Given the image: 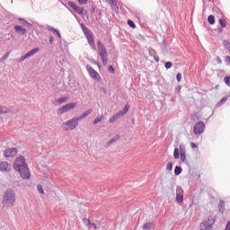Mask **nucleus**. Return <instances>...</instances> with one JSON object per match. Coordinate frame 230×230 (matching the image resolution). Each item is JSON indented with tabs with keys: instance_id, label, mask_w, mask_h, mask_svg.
Wrapping results in <instances>:
<instances>
[{
	"instance_id": "nucleus-25",
	"label": "nucleus",
	"mask_w": 230,
	"mask_h": 230,
	"mask_svg": "<svg viewBox=\"0 0 230 230\" xmlns=\"http://www.w3.org/2000/svg\"><path fill=\"white\" fill-rule=\"evenodd\" d=\"M57 103H58V105H62V103H66V102H67V98L66 97H61L58 100H56Z\"/></svg>"
},
{
	"instance_id": "nucleus-28",
	"label": "nucleus",
	"mask_w": 230,
	"mask_h": 230,
	"mask_svg": "<svg viewBox=\"0 0 230 230\" xmlns=\"http://www.w3.org/2000/svg\"><path fill=\"white\" fill-rule=\"evenodd\" d=\"M208 22H209V24H214L215 23V15L210 14L208 18Z\"/></svg>"
},
{
	"instance_id": "nucleus-3",
	"label": "nucleus",
	"mask_w": 230,
	"mask_h": 230,
	"mask_svg": "<svg viewBox=\"0 0 230 230\" xmlns=\"http://www.w3.org/2000/svg\"><path fill=\"white\" fill-rule=\"evenodd\" d=\"M81 30L92 49H96V45L94 44V34L93 31L89 28L85 27L84 23H81Z\"/></svg>"
},
{
	"instance_id": "nucleus-56",
	"label": "nucleus",
	"mask_w": 230,
	"mask_h": 230,
	"mask_svg": "<svg viewBox=\"0 0 230 230\" xmlns=\"http://www.w3.org/2000/svg\"><path fill=\"white\" fill-rule=\"evenodd\" d=\"M149 55H151V57H154V51L150 52V49H149Z\"/></svg>"
},
{
	"instance_id": "nucleus-11",
	"label": "nucleus",
	"mask_w": 230,
	"mask_h": 230,
	"mask_svg": "<svg viewBox=\"0 0 230 230\" xmlns=\"http://www.w3.org/2000/svg\"><path fill=\"white\" fill-rule=\"evenodd\" d=\"M86 71H88V74L93 80H98V77H100V74H98L91 65H86Z\"/></svg>"
},
{
	"instance_id": "nucleus-19",
	"label": "nucleus",
	"mask_w": 230,
	"mask_h": 230,
	"mask_svg": "<svg viewBox=\"0 0 230 230\" xmlns=\"http://www.w3.org/2000/svg\"><path fill=\"white\" fill-rule=\"evenodd\" d=\"M218 208H219V213H224V211H226V201L220 200Z\"/></svg>"
},
{
	"instance_id": "nucleus-41",
	"label": "nucleus",
	"mask_w": 230,
	"mask_h": 230,
	"mask_svg": "<svg viewBox=\"0 0 230 230\" xmlns=\"http://www.w3.org/2000/svg\"><path fill=\"white\" fill-rule=\"evenodd\" d=\"M111 8L114 11L118 10V4H114V2H112Z\"/></svg>"
},
{
	"instance_id": "nucleus-48",
	"label": "nucleus",
	"mask_w": 230,
	"mask_h": 230,
	"mask_svg": "<svg viewBox=\"0 0 230 230\" xmlns=\"http://www.w3.org/2000/svg\"><path fill=\"white\" fill-rule=\"evenodd\" d=\"M108 69H109L110 73H114V66H110Z\"/></svg>"
},
{
	"instance_id": "nucleus-35",
	"label": "nucleus",
	"mask_w": 230,
	"mask_h": 230,
	"mask_svg": "<svg viewBox=\"0 0 230 230\" xmlns=\"http://www.w3.org/2000/svg\"><path fill=\"white\" fill-rule=\"evenodd\" d=\"M164 66H165L166 69H171L172 66H173V64L170 61H167Z\"/></svg>"
},
{
	"instance_id": "nucleus-33",
	"label": "nucleus",
	"mask_w": 230,
	"mask_h": 230,
	"mask_svg": "<svg viewBox=\"0 0 230 230\" xmlns=\"http://www.w3.org/2000/svg\"><path fill=\"white\" fill-rule=\"evenodd\" d=\"M224 82L226 85H228V87H230V77L229 76H226L224 78Z\"/></svg>"
},
{
	"instance_id": "nucleus-20",
	"label": "nucleus",
	"mask_w": 230,
	"mask_h": 230,
	"mask_svg": "<svg viewBox=\"0 0 230 230\" xmlns=\"http://www.w3.org/2000/svg\"><path fill=\"white\" fill-rule=\"evenodd\" d=\"M10 112V108L6 106H0V114H8Z\"/></svg>"
},
{
	"instance_id": "nucleus-16",
	"label": "nucleus",
	"mask_w": 230,
	"mask_h": 230,
	"mask_svg": "<svg viewBox=\"0 0 230 230\" xmlns=\"http://www.w3.org/2000/svg\"><path fill=\"white\" fill-rule=\"evenodd\" d=\"M92 112H93V110H88V111H84L79 117H77L76 119L78 121H82V120L85 119V118H87V116H89V114H91Z\"/></svg>"
},
{
	"instance_id": "nucleus-30",
	"label": "nucleus",
	"mask_w": 230,
	"mask_h": 230,
	"mask_svg": "<svg viewBox=\"0 0 230 230\" xmlns=\"http://www.w3.org/2000/svg\"><path fill=\"white\" fill-rule=\"evenodd\" d=\"M47 30H49V31H51L52 33H57V31H58V30L51 27L50 25H47Z\"/></svg>"
},
{
	"instance_id": "nucleus-7",
	"label": "nucleus",
	"mask_w": 230,
	"mask_h": 230,
	"mask_svg": "<svg viewBox=\"0 0 230 230\" xmlns=\"http://www.w3.org/2000/svg\"><path fill=\"white\" fill-rule=\"evenodd\" d=\"M204 128H206V124L202 121H199L193 127V133L195 136H200V134H204Z\"/></svg>"
},
{
	"instance_id": "nucleus-2",
	"label": "nucleus",
	"mask_w": 230,
	"mask_h": 230,
	"mask_svg": "<svg viewBox=\"0 0 230 230\" xmlns=\"http://www.w3.org/2000/svg\"><path fill=\"white\" fill-rule=\"evenodd\" d=\"M15 190L12 189H8L4 193L2 205L4 209H10V208H13L15 206Z\"/></svg>"
},
{
	"instance_id": "nucleus-34",
	"label": "nucleus",
	"mask_w": 230,
	"mask_h": 230,
	"mask_svg": "<svg viewBox=\"0 0 230 230\" xmlns=\"http://www.w3.org/2000/svg\"><path fill=\"white\" fill-rule=\"evenodd\" d=\"M219 24H220L221 28H226V20L220 19Z\"/></svg>"
},
{
	"instance_id": "nucleus-8",
	"label": "nucleus",
	"mask_w": 230,
	"mask_h": 230,
	"mask_svg": "<svg viewBox=\"0 0 230 230\" xmlns=\"http://www.w3.org/2000/svg\"><path fill=\"white\" fill-rule=\"evenodd\" d=\"M75 107H76V102L67 103V104H66L63 107H60L58 109V114L62 116V114H65V112H68V111H71L72 109H75Z\"/></svg>"
},
{
	"instance_id": "nucleus-5",
	"label": "nucleus",
	"mask_w": 230,
	"mask_h": 230,
	"mask_svg": "<svg viewBox=\"0 0 230 230\" xmlns=\"http://www.w3.org/2000/svg\"><path fill=\"white\" fill-rule=\"evenodd\" d=\"M173 157L174 159H181V161H182V163H184V161H186V151H184V149L182 148L181 146H180V149L179 148H174V152H173Z\"/></svg>"
},
{
	"instance_id": "nucleus-52",
	"label": "nucleus",
	"mask_w": 230,
	"mask_h": 230,
	"mask_svg": "<svg viewBox=\"0 0 230 230\" xmlns=\"http://www.w3.org/2000/svg\"><path fill=\"white\" fill-rule=\"evenodd\" d=\"M23 57H24V58H25V60H26V58H30V55L28 54V52L25 54V55H23Z\"/></svg>"
},
{
	"instance_id": "nucleus-55",
	"label": "nucleus",
	"mask_w": 230,
	"mask_h": 230,
	"mask_svg": "<svg viewBox=\"0 0 230 230\" xmlns=\"http://www.w3.org/2000/svg\"><path fill=\"white\" fill-rule=\"evenodd\" d=\"M93 64H94L95 66H98V67H100V63H98V61H93Z\"/></svg>"
},
{
	"instance_id": "nucleus-57",
	"label": "nucleus",
	"mask_w": 230,
	"mask_h": 230,
	"mask_svg": "<svg viewBox=\"0 0 230 230\" xmlns=\"http://www.w3.org/2000/svg\"><path fill=\"white\" fill-rule=\"evenodd\" d=\"M19 21H22V22H24V21H26V20H24L22 18H19Z\"/></svg>"
},
{
	"instance_id": "nucleus-38",
	"label": "nucleus",
	"mask_w": 230,
	"mask_h": 230,
	"mask_svg": "<svg viewBox=\"0 0 230 230\" xmlns=\"http://www.w3.org/2000/svg\"><path fill=\"white\" fill-rule=\"evenodd\" d=\"M10 57V52H6L2 58L1 60H6Z\"/></svg>"
},
{
	"instance_id": "nucleus-46",
	"label": "nucleus",
	"mask_w": 230,
	"mask_h": 230,
	"mask_svg": "<svg viewBox=\"0 0 230 230\" xmlns=\"http://www.w3.org/2000/svg\"><path fill=\"white\" fill-rule=\"evenodd\" d=\"M226 62L227 63L228 66H230V56L226 57Z\"/></svg>"
},
{
	"instance_id": "nucleus-31",
	"label": "nucleus",
	"mask_w": 230,
	"mask_h": 230,
	"mask_svg": "<svg viewBox=\"0 0 230 230\" xmlns=\"http://www.w3.org/2000/svg\"><path fill=\"white\" fill-rule=\"evenodd\" d=\"M128 25L130 28H133V29L136 28V23H134V22H133L132 20H128Z\"/></svg>"
},
{
	"instance_id": "nucleus-47",
	"label": "nucleus",
	"mask_w": 230,
	"mask_h": 230,
	"mask_svg": "<svg viewBox=\"0 0 230 230\" xmlns=\"http://www.w3.org/2000/svg\"><path fill=\"white\" fill-rule=\"evenodd\" d=\"M225 230H230V221L226 223Z\"/></svg>"
},
{
	"instance_id": "nucleus-24",
	"label": "nucleus",
	"mask_w": 230,
	"mask_h": 230,
	"mask_svg": "<svg viewBox=\"0 0 230 230\" xmlns=\"http://www.w3.org/2000/svg\"><path fill=\"white\" fill-rule=\"evenodd\" d=\"M152 51L155 62H159V56H157V52L154 49H150V53H152Z\"/></svg>"
},
{
	"instance_id": "nucleus-22",
	"label": "nucleus",
	"mask_w": 230,
	"mask_h": 230,
	"mask_svg": "<svg viewBox=\"0 0 230 230\" xmlns=\"http://www.w3.org/2000/svg\"><path fill=\"white\" fill-rule=\"evenodd\" d=\"M181 173H182V167L177 165V166L174 168V174H175V175H181Z\"/></svg>"
},
{
	"instance_id": "nucleus-37",
	"label": "nucleus",
	"mask_w": 230,
	"mask_h": 230,
	"mask_svg": "<svg viewBox=\"0 0 230 230\" xmlns=\"http://www.w3.org/2000/svg\"><path fill=\"white\" fill-rule=\"evenodd\" d=\"M22 24H23V26H25L26 28H31V23H30L28 21H24V22H22Z\"/></svg>"
},
{
	"instance_id": "nucleus-4",
	"label": "nucleus",
	"mask_w": 230,
	"mask_h": 230,
	"mask_svg": "<svg viewBox=\"0 0 230 230\" xmlns=\"http://www.w3.org/2000/svg\"><path fill=\"white\" fill-rule=\"evenodd\" d=\"M97 49H98V55L100 56L102 64L106 66L109 62V53L107 52V49L105 48V45H103L102 41H98Z\"/></svg>"
},
{
	"instance_id": "nucleus-17",
	"label": "nucleus",
	"mask_w": 230,
	"mask_h": 230,
	"mask_svg": "<svg viewBox=\"0 0 230 230\" xmlns=\"http://www.w3.org/2000/svg\"><path fill=\"white\" fill-rule=\"evenodd\" d=\"M129 109H130V105L126 104L124 109L122 111H119V114L120 115V117L125 116V114H127V112H128Z\"/></svg>"
},
{
	"instance_id": "nucleus-14",
	"label": "nucleus",
	"mask_w": 230,
	"mask_h": 230,
	"mask_svg": "<svg viewBox=\"0 0 230 230\" xmlns=\"http://www.w3.org/2000/svg\"><path fill=\"white\" fill-rule=\"evenodd\" d=\"M10 164L8 162H1L0 163V172H9L10 170Z\"/></svg>"
},
{
	"instance_id": "nucleus-21",
	"label": "nucleus",
	"mask_w": 230,
	"mask_h": 230,
	"mask_svg": "<svg viewBox=\"0 0 230 230\" xmlns=\"http://www.w3.org/2000/svg\"><path fill=\"white\" fill-rule=\"evenodd\" d=\"M227 96L226 97H223L216 105V107H222V105H224V103H226V102H227Z\"/></svg>"
},
{
	"instance_id": "nucleus-45",
	"label": "nucleus",
	"mask_w": 230,
	"mask_h": 230,
	"mask_svg": "<svg viewBox=\"0 0 230 230\" xmlns=\"http://www.w3.org/2000/svg\"><path fill=\"white\" fill-rule=\"evenodd\" d=\"M83 222H84V224H86L87 226H89V224H91V221L87 218H84Z\"/></svg>"
},
{
	"instance_id": "nucleus-6",
	"label": "nucleus",
	"mask_w": 230,
	"mask_h": 230,
	"mask_svg": "<svg viewBox=\"0 0 230 230\" xmlns=\"http://www.w3.org/2000/svg\"><path fill=\"white\" fill-rule=\"evenodd\" d=\"M68 6H70L71 9L75 12V13H78L79 15H85L87 13V10H85L84 7H80L75 4V2H68Z\"/></svg>"
},
{
	"instance_id": "nucleus-51",
	"label": "nucleus",
	"mask_w": 230,
	"mask_h": 230,
	"mask_svg": "<svg viewBox=\"0 0 230 230\" xmlns=\"http://www.w3.org/2000/svg\"><path fill=\"white\" fill-rule=\"evenodd\" d=\"M190 146H191V148H195V147L197 146V144L191 142V143H190Z\"/></svg>"
},
{
	"instance_id": "nucleus-53",
	"label": "nucleus",
	"mask_w": 230,
	"mask_h": 230,
	"mask_svg": "<svg viewBox=\"0 0 230 230\" xmlns=\"http://www.w3.org/2000/svg\"><path fill=\"white\" fill-rule=\"evenodd\" d=\"M94 12H96V7L95 6H92V13H94Z\"/></svg>"
},
{
	"instance_id": "nucleus-12",
	"label": "nucleus",
	"mask_w": 230,
	"mask_h": 230,
	"mask_svg": "<svg viewBox=\"0 0 230 230\" xmlns=\"http://www.w3.org/2000/svg\"><path fill=\"white\" fill-rule=\"evenodd\" d=\"M17 155V148L9 147L4 150V157H15Z\"/></svg>"
},
{
	"instance_id": "nucleus-23",
	"label": "nucleus",
	"mask_w": 230,
	"mask_h": 230,
	"mask_svg": "<svg viewBox=\"0 0 230 230\" xmlns=\"http://www.w3.org/2000/svg\"><path fill=\"white\" fill-rule=\"evenodd\" d=\"M154 227V223H145L143 226V229L145 230H150Z\"/></svg>"
},
{
	"instance_id": "nucleus-29",
	"label": "nucleus",
	"mask_w": 230,
	"mask_h": 230,
	"mask_svg": "<svg viewBox=\"0 0 230 230\" xmlns=\"http://www.w3.org/2000/svg\"><path fill=\"white\" fill-rule=\"evenodd\" d=\"M118 139H119V135H117L113 138H111V141L108 143V145H112V143H116V141H118Z\"/></svg>"
},
{
	"instance_id": "nucleus-13",
	"label": "nucleus",
	"mask_w": 230,
	"mask_h": 230,
	"mask_svg": "<svg viewBox=\"0 0 230 230\" xmlns=\"http://www.w3.org/2000/svg\"><path fill=\"white\" fill-rule=\"evenodd\" d=\"M14 31L16 33H19V35H26L28 31L26 29L22 28V26L21 25H15Z\"/></svg>"
},
{
	"instance_id": "nucleus-50",
	"label": "nucleus",
	"mask_w": 230,
	"mask_h": 230,
	"mask_svg": "<svg viewBox=\"0 0 230 230\" xmlns=\"http://www.w3.org/2000/svg\"><path fill=\"white\" fill-rule=\"evenodd\" d=\"M56 33H57L58 39H62V35L60 34V31H57Z\"/></svg>"
},
{
	"instance_id": "nucleus-1",
	"label": "nucleus",
	"mask_w": 230,
	"mask_h": 230,
	"mask_svg": "<svg viewBox=\"0 0 230 230\" xmlns=\"http://www.w3.org/2000/svg\"><path fill=\"white\" fill-rule=\"evenodd\" d=\"M13 168L15 172L20 173L22 179H30V169H28V164H26L24 156H20L15 159Z\"/></svg>"
},
{
	"instance_id": "nucleus-39",
	"label": "nucleus",
	"mask_w": 230,
	"mask_h": 230,
	"mask_svg": "<svg viewBox=\"0 0 230 230\" xmlns=\"http://www.w3.org/2000/svg\"><path fill=\"white\" fill-rule=\"evenodd\" d=\"M176 80L177 82H181L182 80V75L181 73L176 75Z\"/></svg>"
},
{
	"instance_id": "nucleus-27",
	"label": "nucleus",
	"mask_w": 230,
	"mask_h": 230,
	"mask_svg": "<svg viewBox=\"0 0 230 230\" xmlns=\"http://www.w3.org/2000/svg\"><path fill=\"white\" fill-rule=\"evenodd\" d=\"M102 120H103V116L97 117V118H95V119L93 120V125H98V123L102 122Z\"/></svg>"
},
{
	"instance_id": "nucleus-49",
	"label": "nucleus",
	"mask_w": 230,
	"mask_h": 230,
	"mask_svg": "<svg viewBox=\"0 0 230 230\" xmlns=\"http://www.w3.org/2000/svg\"><path fill=\"white\" fill-rule=\"evenodd\" d=\"M224 44H225L226 48H227V46H229V48H230V43H229V41L225 40V41H224Z\"/></svg>"
},
{
	"instance_id": "nucleus-44",
	"label": "nucleus",
	"mask_w": 230,
	"mask_h": 230,
	"mask_svg": "<svg viewBox=\"0 0 230 230\" xmlns=\"http://www.w3.org/2000/svg\"><path fill=\"white\" fill-rule=\"evenodd\" d=\"M24 60H26V58H24V56H22L17 62L21 63V62H24Z\"/></svg>"
},
{
	"instance_id": "nucleus-10",
	"label": "nucleus",
	"mask_w": 230,
	"mask_h": 230,
	"mask_svg": "<svg viewBox=\"0 0 230 230\" xmlns=\"http://www.w3.org/2000/svg\"><path fill=\"white\" fill-rule=\"evenodd\" d=\"M78 121L79 120L77 118H73L70 120L65 122L64 125H66V127H68L69 130H75V128L78 127Z\"/></svg>"
},
{
	"instance_id": "nucleus-9",
	"label": "nucleus",
	"mask_w": 230,
	"mask_h": 230,
	"mask_svg": "<svg viewBox=\"0 0 230 230\" xmlns=\"http://www.w3.org/2000/svg\"><path fill=\"white\" fill-rule=\"evenodd\" d=\"M176 202L178 204H182L184 202V190H182V187L177 186L176 187Z\"/></svg>"
},
{
	"instance_id": "nucleus-18",
	"label": "nucleus",
	"mask_w": 230,
	"mask_h": 230,
	"mask_svg": "<svg viewBox=\"0 0 230 230\" xmlns=\"http://www.w3.org/2000/svg\"><path fill=\"white\" fill-rule=\"evenodd\" d=\"M120 118L121 115L118 112L109 119V123H114L115 121H118V119H119Z\"/></svg>"
},
{
	"instance_id": "nucleus-36",
	"label": "nucleus",
	"mask_w": 230,
	"mask_h": 230,
	"mask_svg": "<svg viewBox=\"0 0 230 230\" xmlns=\"http://www.w3.org/2000/svg\"><path fill=\"white\" fill-rule=\"evenodd\" d=\"M37 188H38V191H39L40 193H41V195H44V189H42V185L39 184V185L37 186Z\"/></svg>"
},
{
	"instance_id": "nucleus-54",
	"label": "nucleus",
	"mask_w": 230,
	"mask_h": 230,
	"mask_svg": "<svg viewBox=\"0 0 230 230\" xmlns=\"http://www.w3.org/2000/svg\"><path fill=\"white\" fill-rule=\"evenodd\" d=\"M217 60L218 64H222V59L219 57L217 58Z\"/></svg>"
},
{
	"instance_id": "nucleus-42",
	"label": "nucleus",
	"mask_w": 230,
	"mask_h": 230,
	"mask_svg": "<svg viewBox=\"0 0 230 230\" xmlns=\"http://www.w3.org/2000/svg\"><path fill=\"white\" fill-rule=\"evenodd\" d=\"M79 4H87V0H77Z\"/></svg>"
},
{
	"instance_id": "nucleus-15",
	"label": "nucleus",
	"mask_w": 230,
	"mask_h": 230,
	"mask_svg": "<svg viewBox=\"0 0 230 230\" xmlns=\"http://www.w3.org/2000/svg\"><path fill=\"white\" fill-rule=\"evenodd\" d=\"M199 227H200V230H213L212 225H209V223H208V221H203L199 225Z\"/></svg>"
},
{
	"instance_id": "nucleus-43",
	"label": "nucleus",
	"mask_w": 230,
	"mask_h": 230,
	"mask_svg": "<svg viewBox=\"0 0 230 230\" xmlns=\"http://www.w3.org/2000/svg\"><path fill=\"white\" fill-rule=\"evenodd\" d=\"M54 40H55V38L53 36H49V44H53Z\"/></svg>"
},
{
	"instance_id": "nucleus-40",
	"label": "nucleus",
	"mask_w": 230,
	"mask_h": 230,
	"mask_svg": "<svg viewBox=\"0 0 230 230\" xmlns=\"http://www.w3.org/2000/svg\"><path fill=\"white\" fill-rule=\"evenodd\" d=\"M181 85H178L176 88H175V93L176 94H179L181 93Z\"/></svg>"
},
{
	"instance_id": "nucleus-32",
	"label": "nucleus",
	"mask_w": 230,
	"mask_h": 230,
	"mask_svg": "<svg viewBox=\"0 0 230 230\" xmlns=\"http://www.w3.org/2000/svg\"><path fill=\"white\" fill-rule=\"evenodd\" d=\"M172 168H173V164L172 163H168L166 165V170L168 172H172Z\"/></svg>"
},
{
	"instance_id": "nucleus-58",
	"label": "nucleus",
	"mask_w": 230,
	"mask_h": 230,
	"mask_svg": "<svg viewBox=\"0 0 230 230\" xmlns=\"http://www.w3.org/2000/svg\"><path fill=\"white\" fill-rule=\"evenodd\" d=\"M92 226L96 228V225L95 224H92Z\"/></svg>"
},
{
	"instance_id": "nucleus-26",
	"label": "nucleus",
	"mask_w": 230,
	"mask_h": 230,
	"mask_svg": "<svg viewBox=\"0 0 230 230\" xmlns=\"http://www.w3.org/2000/svg\"><path fill=\"white\" fill-rule=\"evenodd\" d=\"M40 49L39 48H35L33 49H31V51L27 52V54H29L31 57H33V55H36V53H39Z\"/></svg>"
}]
</instances>
